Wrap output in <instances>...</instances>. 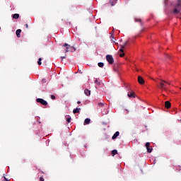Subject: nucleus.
Returning a JSON list of instances; mask_svg holds the SVG:
<instances>
[{
	"mask_svg": "<svg viewBox=\"0 0 181 181\" xmlns=\"http://www.w3.org/2000/svg\"><path fill=\"white\" fill-rule=\"evenodd\" d=\"M150 146H151V143H149V142L146 143V148H149Z\"/></svg>",
	"mask_w": 181,
	"mask_h": 181,
	"instance_id": "nucleus-23",
	"label": "nucleus"
},
{
	"mask_svg": "<svg viewBox=\"0 0 181 181\" xmlns=\"http://www.w3.org/2000/svg\"><path fill=\"white\" fill-rule=\"evenodd\" d=\"M125 56V53L122 52V54H119L120 57H124Z\"/></svg>",
	"mask_w": 181,
	"mask_h": 181,
	"instance_id": "nucleus-25",
	"label": "nucleus"
},
{
	"mask_svg": "<svg viewBox=\"0 0 181 181\" xmlns=\"http://www.w3.org/2000/svg\"><path fill=\"white\" fill-rule=\"evenodd\" d=\"M37 103H40L42 105H47V101L45 100L42 98H37L36 99Z\"/></svg>",
	"mask_w": 181,
	"mask_h": 181,
	"instance_id": "nucleus-4",
	"label": "nucleus"
},
{
	"mask_svg": "<svg viewBox=\"0 0 181 181\" xmlns=\"http://www.w3.org/2000/svg\"><path fill=\"white\" fill-rule=\"evenodd\" d=\"M90 122H91V119H90L89 118H86L84 120V125H88V124H90Z\"/></svg>",
	"mask_w": 181,
	"mask_h": 181,
	"instance_id": "nucleus-13",
	"label": "nucleus"
},
{
	"mask_svg": "<svg viewBox=\"0 0 181 181\" xmlns=\"http://www.w3.org/2000/svg\"><path fill=\"white\" fill-rule=\"evenodd\" d=\"M42 83H46V79H45V78L42 79Z\"/></svg>",
	"mask_w": 181,
	"mask_h": 181,
	"instance_id": "nucleus-31",
	"label": "nucleus"
},
{
	"mask_svg": "<svg viewBox=\"0 0 181 181\" xmlns=\"http://www.w3.org/2000/svg\"><path fill=\"white\" fill-rule=\"evenodd\" d=\"M118 153V151L117 150H112V156H115V155H117Z\"/></svg>",
	"mask_w": 181,
	"mask_h": 181,
	"instance_id": "nucleus-16",
	"label": "nucleus"
},
{
	"mask_svg": "<svg viewBox=\"0 0 181 181\" xmlns=\"http://www.w3.org/2000/svg\"><path fill=\"white\" fill-rule=\"evenodd\" d=\"M175 8H179L181 9V0L177 1V4L175 5Z\"/></svg>",
	"mask_w": 181,
	"mask_h": 181,
	"instance_id": "nucleus-9",
	"label": "nucleus"
},
{
	"mask_svg": "<svg viewBox=\"0 0 181 181\" xmlns=\"http://www.w3.org/2000/svg\"><path fill=\"white\" fill-rule=\"evenodd\" d=\"M4 181H9L8 180V178H6V177H4Z\"/></svg>",
	"mask_w": 181,
	"mask_h": 181,
	"instance_id": "nucleus-32",
	"label": "nucleus"
},
{
	"mask_svg": "<svg viewBox=\"0 0 181 181\" xmlns=\"http://www.w3.org/2000/svg\"><path fill=\"white\" fill-rule=\"evenodd\" d=\"M13 19H19V14L18 13H15L13 15Z\"/></svg>",
	"mask_w": 181,
	"mask_h": 181,
	"instance_id": "nucleus-15",
	"label": "nucleus"
},
{
	"mask_svg": "<svg viewBox=\"0 0 181 181\" xmlns=\"http://www.w3.org/2000/svg\"><path fill=\"white\" fill-rule=\"evenodd\" d=\"M165 108H167V110H169V108H170V107H172V104L169 101H165Z\"/></svg>",
	"mask_w": 181,
	"mask_h": 181,
	"instance_id": "nucleus-8",
	"label": "nucleus"
},
{
	"mask_svg": "<svg viewBox=\"0 0 181 181\" xmlns=\"http://www.w3.org/2000/svg\"><path fill=\"white\" fill-rule=\"evenodd\" d=\"M119 136V132H116L115 134L112 136V139H117V137Z\"/></svg>",
	"mask_w": 181,
	"mask_h": 181,
	"instance_id": "nucleus-10",
	"label": "nucleus"
},
{
	"mask_svg": "<svg viewBox=\"0 0 181 181\" xmlns=\"http://www.w3.org/2000/svg\"><path fill=\"white\" fill-rule=\"evenodd\" d=\"M165 87H167V86L165 85Z\"/></svg>",
	"mask_w": 181,
	"mask_h": 181,
	"instance_id": "nucleus-36",
	"label": "nucleus"
},
{
	"mask_svg": "<svg viewBox=\"0 0 181 181\" xmlns=\"http://www.w3.org/2000/svg\"><path fill=\"white\" fill-rule=\"evenodd\" d=\"M81 110V108H76L73 110V112L74 114H78Z\"/></svg>",
	"mask_w": 181,
	"mask_h": 181,
	"instance_id": "nucleus-14",
	"label": "nucleus"
},
{
	"mask_svg": "<svg viewBox=\"0 0 181 181\" xmlns=\"http://www.w3.org/2000/svg\"><path fill=\"white\" fill-rule=\"evenodd\" d=\"M138 83L140 84H145V81L144 80V78H142L141 76H138Z\"/></svg>",
	"mask_w": 181,
	"mask_h": 181,
	"instance_id": "nucleus-6",
	"label": "nucleus"
},
{
	"mask_svg": "<svg viewBox=\"0 0 181 181\" xmlns=\"http://www.w3.org/2000/svg\"><path fill=\"white\" fill-rule=\"evenodd\" d=\"M106 60L107 62H108L109 64H114V57H112V55H110V54L106 55Z\"/></svg>",
	"mask_w": 181,
	"mask_h": 181,
	"instance_id": "nucleus-3",
	"label": "nucleus"
},
{
	"mask_svg": "<svg viewBox=\"0 0 181 181\" xmlns=\"http://www.w3.org/2000/svg\"><path fill=\"white\" fill-rule=\"evenodd\" d=\"M63 46L64 47H66V49H65L66 53L69 52H73V50L76 51V48L74 47L71 46L67 43H65Z\"/></svg>",
	"mask_w": 181,
	"mask_h": 181,
	"instance_id": "nucleus-2",
	"label": "nucleus"
},
{
	"mask_svg": "<svg viewBox=\"0 0 181 181\" xmlns=\"http://www.w3.org/2000/svg\"><path fill=\"white\" fill-rule=\"evenodd\" d=\"M40 181H45V179H43V176H41L40 177Z\"/></svg>",
	"mask_w": 181,
	"mask_h": 181,
	"instance_id": "nucleus-27",
	"label": "nucleus"
},
{
	"mask_svg": "<svg viewBox=\"0 0 181 181\" xmlns=\"http://www.w3.org/2000/svg\"><path fill=\"white\" fill-rule=\"evenodd\" d=\"M104 105V104L103 103H98V107H103Z\"/></svg>",
	"mask_w": 181,
	"mask_h": 181,
	"instance_id": "nucleus-26",
	"label": "nucleus"
},
{
	"mask_svg": "<svg viewBox=\"0 0 181 181\" xmlns=\"http://www.w3.org/2000/svg\"><path fill=\"white\" fill-rule=\"evenodd\" d=\"M95 84H97V86H101V83L98 81V80L95 81Z\"/></svg>",
	"mask_w": 181,
	"mask_h": 181,
	"instance_id": "nucleus-21",
	"label": "nucleus"
},
{
	"mask_svg": "<svg viewBox=\"0 0 181 181\" xmlns=\"http://www.w3.org/2000/svg\"><path fill=\"white\" fill-rule=\"evenodd\" d=\"M135 22H141V19L136 18Z\"/></svg>",
	"mask_w": 181,
	"mask_h": 181,
	"instance_id": "nucleus-29",
	"label": "nucleus"
},
{
	"mask_svg": "<svg viewBox=\"0 0 181 181\" xmlns=\"http://www.w3.org/2000/svg\"><path fill=\"white\" fill-rule=\"evenodd\" d=\"M66 121H67V122H68L69 124H70V122H71V117H67V118H66Z\"/></svg>",
	"mask_w": 181,
	"mask_h": 181,
	"instance_id": "nucleus-22",
	"label": "nucleus"
},
{
	"mask_svg": "<svg viewBox=\"0 0 181 181\" xmlns=\"http://www.w3.org/2000/svg\"><path fill=\"white\" fill-rule=\"evenodd\" d=\"M0 30H1V27H0Z\"/></svg>",
	"mask_w": 181,
	"mask_h": 181,
	"instance_id": "nucleus-37",
	"label": "nucleus"
},
{
	"mask_svg": "<svg viewBox=\"0 0 181 181\" xmlns=\"http://www.w3.org/2000/svg\"><path fill=\"white\" fill-rule=\"evenodd\" d=\"M181 8H179L178 7H175L173 10L174 15H177V13H180Z\"/></svg>",
	"mask_w": 181,
	"mask_h": 181,
	"instance_id": "nucleus-7",
	"label": "nucleus"
},
{
	"mask_svg": "<svg viewBox=\"0 0 181 181\" xmlns=\"http://www.w3.org/2000/svg\"><path fill=\"white\" fill-rule=\"evenodd\" d=\"M25 26L26 29H28V28H29V25L28 24H25Z\"/></svg>",
	"mask_w": 181,
	"mask_h": 181,
	"instance_id": "nucleus-33",
	"label": "nucleus"
},
{
	"mask_svg": "<svg viewBox=\"0 0 181 181\" xmlns=\"http://www.w3.org/2000/svg\"><path fill=\"white\" fill-rule=\"evenodd\" d=\"M127 45H128V42H126L124 43V45H121L122 49H125V46H127Z\"/></svg>",
	"mask_w": 181,
	"mask_h": 181,
	"instance_id": "nucleus-18",
	"label": "nucleus"
},
{
	"mask_svg": "<svg viewBox=\"0 0 181 181\" xmlns=\"http://www.w3.org/2000/svg\"><path fill=\"white\" fill-rule=\"evenodd\" d=\"M22 32V30L21 29H18L16 31V36L17 37H21V33Z\"/></svg>",
	"mask_w": 181,
	"mask_h": 181,
	"instance_id": "nucleus-11",
	"label": "nucleus"
},
{
	"mask_svg": "<svg viewBox=\"0 0 181 181\" xmlns=\"http://www.w3.org/2000/svg\"><path fill=\"white\" fill-rule=\"evenodd\" d=\"M51 98L52 100H56V96H54V95H52Z\"/></svg>",
	"mask_w": 181,
	"mask_h": 181,
	"instance_id": "nucleus-24",
	"label": "nucleus"
},
{
	"mask_svg": "<svg viewBox=\"0 0 181 181\" xmlns=\"http://www.w3.org/2000/svg\"><path fill=\"white\" fill-rule=\"evenodd\" d=\"M77 104H81V102L80 100H78Z\"/></svg>",
	"mask_w": 181,
	"mask_h": 181,
	"instance_id": "nucleus-35",
	"label": "nucleus"
},
{
	"mask_svg": "<svg viewBox=\"0 0 181 181\" xmlns=\"http://www.w3.org/2000/svg\"><path fill=\"white\" fill-rule=\"evenodd\" d=\"M37 64H38L39 66H41V65H42V58H39L38 62H37Z\"/></svg>",
	"mask_w": 181,
	"mask_h": 181,
	"instance_id": "nucleus-19",
	"label": "nucleus"
},
{
	"mask_svg": "<svg viewBox=\"0 0 181 181\" xmlns=\"http://www.w3.org/2000/svg\"><path fill=\"white\" fill-rule=\"evenodd\" d=\"M98 66L99 67H104V63H103V62H99V63L98 64Z\"/></svg>",
	"mask_w": 181,
	"mask_h": 181,
	"instance_id": "nucleus-20",
	"label": "nucleus"
},
{
	"mask_svg": "<svg viewBox=\"0 0 181 181\" xmlns=\"http://www.w3.org/2000/svg\"><path fill=\"white\" fill-rule=\"evenodd\" d=\"M160 86H158V88L160 90H164V91H166L168 90V87H165V84H168V86H170V81H167L163 79H160Z\"/></svg>",
	"mask_w": 181,
	"mask_h": 181,
	"instance_id": "nucleus-1",
	"label": "nucleus"
},
{
	"mask_svg": "<svg viewBox=\"0 0 181 181\" xmlns=\"http://www.w3.org/2000/svg\"><path fill=\"white\" fill-rule=\"evenodd\" d=\"M84 93L86 94V95L88 96L91 95V90H88V89H85L84 90Z\"/></svg>",
	"mask_w": 181,
	"mask_h": 181,
	"instance_id": "nucleus-12",
	"label": "nucleus"
},
{
	"mask_svg": "<svg viewBox=\"0 0 181 181\" xmlns=\"http://www.w3.org/2000/svg\"><path fill=\"white\" fill-rule=\"evenodd\" d=\"M129 98H135L136 97V95H135V92L130 90L127 93Z\"/></svg>",
	"mask_w": 181,
	"mask_h": 181,
	"instance_id": "nucleus-5",
	"label": "nucleus"
},
{
	"mask_svg": "<svg viewBox=\"0 0 181 181\" xmlns=\"http://www.w3.org/2000/svg\"><path fill=\"white\" fill-rule=\"evenodd\" d=\"M119 52H121V53H124V48L121 47V49H119Z\"/></svg>",
	"mask_w": 181,
	"mask_h": 181,
	"instance_id": "nucleus-28",
	"label": "nucleus"
},
{
	"mask_svg": "<svg viewBox=\"0 0 181 181\" xmlns=\"http://www.w3.org/2000/svg\"><path fill=\"white\" fill-rule=\"evenodd\" d=\"M110 39H115L113 34L111 35Z\"/></svg>",
	"mask_w": 181,
	"mask_h": 181,
	"instance_id": "nucleus-30",
	"label": "nucleus"
},
{
	"mask_svg": "<svg viewBox=\"0 0 181 181\" xmlns=\"http://www.w3.org/2000/svg\"><path fill=\"white\" fill-rule=\"evenodd\" d=\"M146 149H147V152H148V153H152V148H151V146H150V147L146 148Z\"/></svg>",
	"mask_w": 181,
	"mask_h": 181,
	"instance_id": "nucleus-17",
	"label": "nucleus"
},
{
	"mask_svg": "<svg viewBox=\"0 0 181 181\" xmlns=\"http://www.w3.org/2000/svg\"><path fill=\"white\" fill-rule=\"evenodd\" d=\"M61 59H62V60H63V59H66V56H64V57H61Z\"/></svg>",
	"mask_w": 181,
	"mask_h": 181,
	"instance_id": "nucleus-34",
	"label": "nucleus"
}]
</instances>
